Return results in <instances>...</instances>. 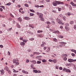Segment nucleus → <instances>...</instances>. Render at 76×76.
Here are the masks:
<instances>
[{"label": "nucleus", "mask_w": 76, "mask_h": 76, "mask_svg": "<svg viewBox=\"0 0 76 76\" xmlns=\"http://www.w3.org/2000/svg\"><path fill=\"white\" fill-rule=\"evenodd\" d=\"M52 25H55V22L54 21H52Z\"/></svg>", "instance_id": "nucleus-50"}, {"label": "nucleus", "mask_w": 76, "mask_h": 76, "mask_svg": "<svg viewBox=\"0 0 76 76\" xmlns=\"http://www.w3.org/2000/svg\"><path fill=\"white\" fill-rule=\"evenodd\" d=\"M49 61L50 62H53V60H51V59H49Z\"/></svg>", "instance_id": "nucleus-45"}, {"label": "nucleus", "mask_w": 76, "mask_h": 76, "mask_svg": "<svg viewBox=\"0 0 76 76\" xmlns=\"http://www.w3.org/2000/svg\"><path fill=\"white\" fill-rule=\"evenodd\" d=\"M56 21L58 22V23H59V24H60L61 25H64V23L61 22V20H60V19L58 18H57L56 19Z\"/></svg>", "instance_id": "nucleus-3"}, {"label": "nucleus", "mask_w": 76, "mask_h": 76, "mask_svg": "<svg viewBox=\"0 0 76 76\" xmlns=\"http://www.w3.org/2000/svg\"><path fill=\"white\" fill-rule=\"evenodd\" d=\"M0 47L1 48H3V45H0Z\"/></svg>", "instance_id": "nucleus-47"}, {"label": "nucleus", "mask_w": 76, "mask_h": 76, "mask_svg": "<svg viewBox=\"0 0 76 76\" xmlns=\"http://www.w3.org/2000/svg\"><path fill=\"white\" fill-rule=\"evenodd\" d=\"M9 20H12V18H9Z\"/></svg>", "instance_id": "nucleus-62"}, {"label": "nucleus", "mask_w": 76, "mask_h": 76, "mask_svg": "<svg viewBox=\"0 0 76 76\" xmlns=\"http://www.w3.org/2000/svg\"><path fill=\"white\" fill-rule=\"evenodd\" d=\"M22 73H25V74H28V72L25 71V70H22Z\"/></svg>", "instance_id": "nucleus-11"}, {"label": "nucleus", "mask_w": 76, "mask_h": 76, "mask_svg": "<svg viewBox=\"0 0 76 76\" xmlns=\"http://www.w3.org/2000/svg\"><path fill=\"white\" fill-rule=\"evenodd\" d=\"M25 44V43H24V42H21L20 43V45H21V46H23H23H24Z\"/></svg>", "instance_id": "nucleus-12"}, {"label": "nucleus", "mask_w": 76, "mask_h": 76, "mask_svg": "<svg viewBox=\"0 0 76 76\" xmlns=\"http://www.w3.org/2000/svg\"><path fill=\"white\" fill-rule=\"evenodd\" d=\"M49 31H53V29H51V28H50L49 29Z\"/></svg>", "instance_id": "nucleus-53"}, {"label": "nucleus", "mask_w": 76, "mask_h": 76, "mask_svg": "<svg viewBox=\"0 0 76 76\" xmlns=\"http://www.w3.org/2000/svg\"><path fill=\"white\" fill-rule=\"evenodd\" d=\"M71 51H72V52H74L75 54H76V50H71Z\"/></svg>", "instance_id": "nucleus-25"}, {"label": "nucleus", "mask_w": 76, "mask_h": 76, "mask_svg": "<svg viewBox=\"0 0 76 76\" xmlns=\"http://www.w3.org/2000/svg\"><path fill=\"white\" fill-rule=\"evenodd\" d=\"M65 29L66 31H69L70 29V28L67 26H65Z\"/></svg>", "instance_id": "nucleus-4"}, {"label": "nucleus", "mask_w": 76, "mask_h": 76, "mask_svg": "<svg viewBox=\"0 0 76 76\" xmlns=\"http://www.w3.org/2000/svg\"><path fill=\"white\" fill-rule=\"evenodd\" d=\"M42 62H43V63H45V59L42 60Z\"/></svg>", "instance_id": "nucleus-61"}, {"label": "nucleus", "mask_w": 76, "mask_h": 76, "mask_svg": "<svg viewBox=\"0 0 76 76\" xmlns=\"http://www.w3.org/2000/svg\"><path fill=\"white\" fill-rule=\"evenodd\" d=\"M13 76H17V74H15L13 75Z\"/></svg>", "instance_id": "nucleus-64"}, {"label": "nucleus", "mask_w": 76, "mask_h": 76, "mask_svg": "<svg viewBox=\"0 0 76 76\" xmlns=\"http://www.w3.org/2000/svg\"><path fill=\"white\" fill-rule=\"evenodd\" d=\"M35 7H39V5H35Z\"/></svg>", "instance_id": "nucleus-57"}, {"label": "nucleus", "mask_w": 76, "mask_h": 76, "mask_svg": "<svg viewBox=\"0 0 76 76\" xmlns=\"http://www.w3.org/2000/svg\"><path fill=\"white\" fill-rule=\"evenodd\" d=\"M40 18V20L41 21H44V19L43 17Z\"/></svg>", "instance_id": "nucleus-22"}, {"label": "nucleus", "mask_w": 76, "mask_h": 76, "mask_svg": "<svg viewBox=\"0 0 76 76\" xmlns=\"http://www.w3.org/2000/svg\"><path fill=\"white\" fill-rule=\"evenodd\" d=\"M59 17H60L61 18H62L63 17V15L62 14H61L59 15Z\"/></svg>", "instance_id": "nucleus-55"}, {"label": "nucleus", "mask_w": 76, "mask_h": 76, "mask_svg": "<svg viewBox=\"0 0 76 76\" xmlns=\"http://www.w3.org/2000/svg\"><path fill=\"white\" fill-rule=\"evenodd\" d=\"M37 64H41V61H38L37 62Z\"/></svg>", "instance_id": "nucleus-39"}, {"label": "nucleus", "mask_w": 76, "mask_h": 76, "mask_svg": "<svg viewBox=\"0 0 76 76\" xmlns=\"http://www.w3.org/2000/svg\"><path fill=\"white\" fill-rule=\"evenodd\" d=\"M7 71H8V72L9 74H11V73H12V72H11V71H10V70L9 69V70Z\"/></svg>", "instance_id": "nucleus-32"}, {"label": "nucleus", "mask_w": 76, "mask_h": 76, "mask_svg": "<svg viewBox=\"0 0 76 76\" xmlns=\"http://www.w3.org/2000/svg\"><path fill=\"white\" fill-rule=\"evenodd\" d=\"M68 61L70 63H71V62H72V59H69L68 60Z\"/></svg>", "instance_id": "nucleus-17"}, {"label": "nucleus", "mask_w": 76, "mask_h": 76, "mask_svg": "<svg viewBox=\"0 0 76 76\" xmlns=\"http://www.w3.org/2000/svg\"><path fill=\"white\" fill-rule=\"evenodd\" d=\"M67 69H66L65 68H64L63 69V71H64V72H66V70H67Z\"/></svg>", "instance_id": "nucleus-33"}, {"label": "nucleus", "mask_w": 76, "mask_h": 76, "mask_svg": "<svg viewBox=\"0 0 76 76\" xmlns=\"http://www.w3.org/2000/svg\"><path fill=\"white\" fill-rule=\"evenodd\" d=\"M17 6L18 7H21V5H20L18 4V5Z\"/></svg>", "instance_id": "nucleus-58"}, {"label": "nucleus", "mask_w": 76, "mask_h": 76, "mask_svg": "<svg viewBox=\"0 0 76 76\" xmlns=\"http://www.w3.org/2000/svg\"><path fill=\"white\" fill-rule=\"evenodd\" d=\"M37 14L38 16H39V18H41L42 17H43V14H42V13L37 12Z\"/></svg>", "instance_id": "nucleus-2"}, {"label": "nucleus", "mask_w": 76, "mask_h": 76, "mask_svg": "<svg viewBox=\"0 0 76 76\" xmlns=\"http://www.w3.org/2000/svg\"><path fill=\"white\" fill-rule=\"evenodd\" d=\"M58 2H59V4H64V3L63 2H60V1H58Z\"/></svg>", "instance_id": "nucleus-20"}, {"label": "nucleus", "mask_w": 76, "mask_h": 76, "mask_svg": "<svg viewBox=\"0 0 76 76\" xmlns=\"http://www.w3.org/2000/svg\"><path fill=\"white\" fill-rule=\"evenodd\" d=\"M70 24H73V23H74V22L73 21H71L70 22Z\"/></svg>", "instance_id": "nucleus-44"}, {"label": "nucleus", "mask_w": 76, "mask_h": 76, "mask_svg": "<svg viewBox=\"0 0 76 76\" xmlns=\"http://www.w3.org/2000/svg\"><path fill=\"white\" fill-rule=\"evenodd\" d=\"M67 57H65L63 58V60L64 61H66V60H67Z\"/></svg>", "instance_id": "nucleus-29"}, {"label": "nucleus", "mask_w": 76, "mask_h": 76, "mask_svg": "<svg viewBox=\"0 0 76 76\" xmlns=\"http://www.w3.org/2000/svg\"><path fill=\"white\" fill-rule=\"evenodd\" d=\"M58 10L59 12H60V11H61V8H58Z\"/></svg>", "instance_id": "nucleus-51"}, {"label": "nucleus", "mask_w": 76, "mask_h": 76, "mask_svg": "<svg viewBox=\"0 0 76 76\" xmlns=\"http://www.w3.org/2000/svg\"><path fill=\"white\" fill-rule=\"evenodd\" d=\"M33 72L34 73H37V70L36 69H33Z\"/></svg>", "instance_id": "nucleus-27"}, {"label": "nucleus", "mask_w": 76, "mask_h": 76, "mask_svg": "<svg viewBox=\"0 0 76 76\" xmlns=\"http://www.w3.org/2000/svg\"><path fill=\"white\" fill-rule=\"evenodd\" d=\"M32 62L33 64H36V61H32Z\"/></svg>", "instance_id": "nucleus-40"}, {"label": "nucleus", "mask_w": 76, "mask_h": 76, "mask_svg": "<svg viewBox=\"0 0 76 76\" xmlns=\"http://www.w3.org/2000/svg\"><path fill=\"white\" fill-rule=\"evenodd\" d=\"M24 19L25 20H29V19H30V18H29L28 17H25L24 18Z\"/></svg>", "instance_id": "nucleus-14"}, {"label": "nucleus", "mask_w": 76, "mask_h": 76, "mask_svg": "<svg viewBox=\"0 0 76 76\" xmlns=\"http://www.w3.org/2000/svg\"><path fill=\"white\" fill-rule=\"evenodd\" d=\"M58 37L59 38H63V36H61V35H58Z\"/></svg>", "instance_id": "nucleus-18"}, {"label": "nucleus", "mask_w": 76, "mask_h": 76, "mask_svg": "<svg viewBox=\"0 0 76 76\" xmlns=\"http://www.w3.org/2000/svg\"><path fill=\"white\" fill-rule=\"evenodd\" d=\"M71 4L72 6H76V4H75L73 2L71 1L70 3Z\"/></svg>", "instance_id": "nucleus-10"}, {"label": "nucleus", "mask_w": 76, "mask_h": 76, "mask_svg": "<svg viewBox=\"0 0 76 76\" xmlns=\"http://www.w3.org/2000/svg\"><path fill=\"white\" fill-rule=\"evenodd\" d=\"M0 7H1L2 8H3V9L4 10V9H5V7H4V6H0Z\"/></svg>", "instance_id": "nucleus-36"}, {"label": "nucleus", "mask_w": 76, "mask_h": 76, "mask_svg": "<svg viewBox=\"0 0 76 76\" xmlns=\"http://www.w3.org/2000/svg\"><path fill=\"white\" fill-rule=\"evenodd\" d=\"M13 70H14L13 71L14 73H18V72H19L18 71H16L15 69H13Z\"/></svg>", "instance_id": "nucleus-16"}, {"label": "nucleus", "mask_w": 76, "mask_h": 76, "mask_svg": "<svg viewBox=\"0 0 76 76\" xmlns=\"http://www.w3.org/2000/svg\"><path fill=\"white\" fill-rule=\"evenodd\" d=\"M11 4H12V3L11 2H9V3L6 4V5H7V6H10Z\"/></svg>", "instance_id": "nucleus-21"}, {"label": "nucleus", "mask_w": 76, "mask_h": 76, "mask_svg": "<svg viewBox=\"0 0 76 76\" xmlns=\"http://www.w3.org/2000/svg\"><path fill=\"white\" fill-rule=\"evenodd\" d=\"M13 63H16V60L15 59L13 60Z\"/></svg>", "instance_id": "nucleus-48"}, {"label": "nucleus", "mask_w": 76, "mask_h": 76, "mask_svg": "<svg viewBox=\"0 0 76 76\" xmlns=\"http://www.w3.org/2000/svg\"><path fill=\"white\" fill-rule=\"evenodd\" d=\"M41 57L42 56H37L36 57V58L38 59V58H39V57Z\"/></svg>", "instance_id": "nucleus-41"}, {"label": "nucleus", "mask_w": 76, "mask_h": 76, "mask_svg": "<svg viewBox=\"0 0 76 76\" xmlns=\"http://www.w3.org/2000/svg\"><path fill=\"white\" fill-rule=\"evenodd\" d=\"M37 37H42V35L41 34H38L37 36Z\"/></svg>", "instance_id": "nucleus-38"}, {"label": "nucleus", "mask_w": 76, "mask_h": 76, "mask_svg": "<svg viewBox=\"0 0 76 76\" xmlns=\"http://www.w3.org/2000/svg\"><path fill=\"white\" fill-rule=\"evenodd\" d=\"M46 45V43L44 42H42V44L41 45V47H44Z\"/></svg>", "instance_id": "nucleus-7"}, {"label": "nucleus", "mask_w": 76, "mask_h": 76, "mask_svg": "<svg viewBox=\"0 0 76 76\" xmlns=\"http://www.w3.org/2000/svg\"><path fill=\"white\" fill-rule=\"evenodd\" d=\"M8 56H10V53L9 52V51H8Z\"/></svg>", "instance_id": "nucleus-60"}, {"label": "nucleus", "mask_w": 76, "mask_h": 76, "mask_svg": "<svg viewBox=\"0 0 76 76\" xmlns=\"http://www.w3.org/2000/svg\"><path fill=\"white\" fill-rule=\"evenodd\" d=\"M29 27H30V28H34V26H32V25L31 24H29Z\"/></svg>", "instance_id": "nucleus-23"}, {"label": "nucleus", "mask_w": 76, "mask_h": 76, "mask_svg": "<svg viewBox=\"0 0 76 76\" xmlns=\"http://www.w3.org/2000/svg\"><path fill=\"white\" fill-rule=\"evenodd\" d=\"M53 41L55 42H57V39L56 38H54L53 39Z\"/></svg>", "instance_id": "nucleus-26"}, {"label": "nucleus", "mask_w": 76, "mask_h": 76, "mask_svg": "<svg viewBox=\"0 0 76 76\" xmlns=\"http://www.w3.org/2000/svg\"><path fill=\"white\" fill-rule=\"evenodd\" d=\"M68 16H70V15H71V13L70 12H68Z\"/></svg>", "instance_id": "nucleus-54"}, {"label": "nucleus", "mask_w": 76, "mask_h": 76, "mask_svg": "<svg viewBox=\"0 0 76 76\" xmlns=\"http://www.w3.org/2000/svg\"><path fill=\"white\" fill-rule=\"evenodd\" d=\"M43 32V31L42 30H39L37 31L38 33H41V32Z\"/></svg>", "instance_id": "nucleus-28"}, {"label": "nucleus", "mask_w": 76, "mask_h": 76, "mask_svg": "<svg viewBox=\"0 0 76 76\" xmlns=\"http://www.w3.org/2000/svg\"><path fill=\"white\" fill-rule=\"evenodd\" d=\"M52 12H53V13H57V11H56V10H53L52 11Z\"/></svg>", "instance_id": "nucleus-49"}, {"label": "nucleus", "mask_w": 76, "mask_h": 76, "mask_svg": "<svg viewBox=\"0 0 76 76\" xmlns=\"http://www.w3.org/2000/svg\"><path fill=\"white\" fill-rule=\"evenodd\" d=\"M26 63H29V60L28 59H26Z\"/></svg>", "instance_id": "nucleus-43"}, {"label": "nucleus", "mask_w": 76, "mask_h": 76, "mask_svg": "<svg viewBox=\"0 0 76 76\" xmlns=\"http://www.w3.org/2000/svg\"><path fill=\"white\" fill-rule=\"evenodd\" d=\"M53 33H54V34H60V32H59V31H54L53 32Z\"/></svg>", "instance_id": "nucleus-6"}, {"label": "nucleus", "mask_w": 76, "mask_h": 76, "mask_svg": "<svg viewBox=\"0 0 76 76\" xmlns=\"http://www.w3.org/2000/svg\"><path fill=\"white\" fill-rule=\"evenodd\" d=\"M4 70H6L7 71H8L9 70V67H8L7 66H6L4 68Z\"/></svg>", "instance_id": "nucleus-8"}, {"label": "nucleus", "mask_w": 76, "mask_h": 76, "mask_svg": "<svg viewBox=\"0 0 76 76\" xmlns=\"http://www.w3.org/2000/svg\"><path fill=\"white\" fill-rule=\"evenodd\" d=\"M65 26H69V24L68 23H66L65 24Z\"/></svg>", "instance_id": "nucleus-31"}, {"label": "nucleus", "mask_w": 76, "mask_h": 76, "mask_svg": "<svg viewBox=\"0 0 76 76\" xmlns=\"http://www.w3.org/2000/svg\"><path fill=\"white\" fill-rule=\"evenodd\" d=\"M67 56V55L66 54H64L62 55V57L63 58H64V57H66Z\"/></svg>", "instance_id": "nucleus-13"}, {"label": "nucleus", "mask_w": 76, "mask_h": 76, "mask_svg": "<svg viewBox=\"0 0 76 76\" xmlns=\"http://www.w3.org/2000/svg\"><path fill=\"white\" fill-rule=\"evenodd\" d=\"M30 10L31 12H33V13H34L35 12V11H34V10H33L30 9Z\"/></svg>", "instance_id": "nucleus-35"}, {"label": "nucleus", "mask_w": 76, "mask_h": 76, "mask_svg": "<svg viewBox=\"0 0 76 76\" xmlns=\"http://www.w3.org/2000/svg\"><path fill=\"white\" fill-rule=\"evenodd\" d=\"M30 41H32L33 40H34V39L33 38H31L30 39Z\"/></svg>", "instance_id": "nucleus-52"}, {"label": "nucleus", "mask_w": 76, "mask_h": 76, "mask_svg": "<svg viewBox=\"0 0 76 76\" xmlns=\"http://www.w3.org/2000/svg\"><path fill=\"white\" fill-rule=\"evenodd\" d=\"M0 72H1V74L2 75H4V73H5V71H4V69L1 70Z\"/></svg>", "instance_id": "nucleus-5"}, {"label": "nucleus", "mask_w": 76, "mask_h": 76, "mask_svg": "<svg viewBox=\"0 0 76 76\" xmlns=\"http://www.w3.org/2000/svg\"><path fill=\"white\" fill-rule=\"evenodd\" d=\"M10 15L12 18H15V17L13 15H12V13H10Z\"/></svg>", "instance_id": "nucleus-34"}, {"label": "nucleus", "mask_w": 76, "mask_h": 76, "mask_svg": "<svg viewBox=\"0 0 76 76\" xmlns=\"http://www.w3.org/2000/svg\"><path fill=\"white\" fill-rule=\"evenodd\" d=\"M24 6H26V7H29V5H28V4H25Z\"/></svg>", "instance_id": "nucleus-30"}, {"label": "nucleus", "mask_w": 76, "mask_h": 76, "mask_svg": "<svg viewBox=\"0 0 76 76\" xmlns=\"http://www.w3.org/2000/svg\"><path fill=\"white\" fill-rule=\"evenodd\" d=\"M52 4L54 6H56L57 5V4H59V2L57 1H54L53 2Z\"/></svg>", "instance_id": "nucleus-1"}, {"label": "nucleus", "mask_w": 76, "mask_h": 76, "mask_svg": "<svg viewBox=\"0 0 76 76\" xmlns=\"http://www.w3.org/2000/svg\"><path fill=\"white\" fill-rule=\"evenodd\" d=\"M75 61H76V59H75V60L72 59V62H75Z\"/></svg>", "instance_id": "nucleus-63"}, {"label": "nucleus", "mask_w": 76, "mask_h": 76, "mask_svg": "<svg viewBox=\"0 0 76 76\" xmlns=\"http://www.w3.org/2000/svg\"><path fill=\"white\" fill-rule=\"evenodd\" d=\"M60 44H62V45H63V44H64V45H66V44H67V43L64 42H60Z\"/></svg>", "instance_id": "nucleus-15"}, {"label": "nucleus", "mask_w": 76, "mask_h": 76, "mask_svg": "<svg viewBox=\"0 0 76 76\" xmlns=\"http://www.w3.org/2000/svg\"><path fill=\"white\" fill-rule=\"evenodd\" d=\"M66 72H69V73H70L71 72V71H70V70L69 69H67L66 71Z\"/></svg>", "instance_id": "nucleus-24"}, {"label": "nucleus", "mask_w": 76, "mask_h": 76, "mask_svg": "<svg viewBox=\"0 0 76 76\" xmlns=\"http://www.w3.org/2000/svg\"><path fill=\"white\" fill-rule=\"evenodd\" d=\"M53 62L54 63H57V59H53Z\"/></svg>", "instance_id": "nucleus-19"}, {"label": "nucleus", "mask_w": 76, "mask_h": 76, "mask_svg": "<svg viewBox=\"0 0 76 76\" xmlns=\"http://www.w3.org/2000/svg\"><path fill=\"white\" fill-rule=\"evenodd\" d=\"M37 73H41V71L39 70H37Z\"/></svg>", "instance_id": "nucleus-46"}, {"label": "nucleus", "mask_w": 76, "mask_h": 76, "mask_svg": "<svg viewBox=\"0 0 76 76\" xmlns=\"http://www.w3.org/2000/svg\"><path fill=\"white\" fill-rule=\"evenodd\" d=\"M17 26L18 28H20V26L19 25V24H17Z\"/></svg>", "instance_id": "nucleus-37"}, {"label": "nucleus", "mask_w": 76, "mask_h": 76, "mask_svg": "<svg viewBox=\"0 0 76 76\" xmlns=\"http://www.w3.org/2000/svg\"><path fill=\"white\" fill-rule=\"evenodd\" d=\"M16 63V65H18V64H19V63L18 62H16V63Z\"/></svg>", "instance_id": "nucleus-59"}, {"label": "nucleus", "mask_w": 76, "mask_h": 76, "mask_svg": "<svg viewBox=\"0 0 76 76\" xmlns=\"http://www.w3.org/2000/svg\"><path fill=\"white\" fill-rule=\"evenodd\" d=\"M23 42H26L27 41H28V40L25 39H23Z\"/></svg>", "instance_id": "nucleus-42"}, {"label": "nucleus", "mask_w": 76, "mask_h": 76, "mask_svg": "<svg viewBox=\"0 0 76 76\" xmlns=\"http://www.w3.org/2000/svg\"><path fill=\"white\" fill-rule=\"evenodd\" d=\"M18 21H19L20 22H22V18L19 17L18 18Z\"/></svg>", "instance_id": "nucleus-9"}, {"label": "nucleus", "mask_w": 76, "mask_h": 76, "mask_svg": "<svg viewBox=\"0 0 76 76\" xmlns=\"http://www.w3.org/2000/svg\"><path fill=\"white\" fill-rule=\"evenodd\" d=\"M40 53H39V52H37L36 55L38 56V55H39Z\"/></svg>", "instance_id": "nucleus-56"}]
</instances>
